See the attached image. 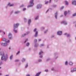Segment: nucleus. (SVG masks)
<instances>
[{"label":"nucleus","instance_id":"2","mask_svg":"<svg viewBox=\"0 0 76 76\" xmlns=\"http://www.w3.org/2000/svg\"><path fill=\"white\" fill-rule=\"evenodd\" d=\"M30 3L31 4L28 6V7H32V6H34V0H31L30 1Z\"/></svg>","mask_w":76,"mask_h":76},{"label":"nucleus","instance_id":"27","mask_svg":"<svg viewBox=\"0 0 76 76\" xmlns=\"http://www.w3.org/2000/svg\"><path fill=\"white\" fill-rule=\"evenodd\" d=\"M67 64H68L67 61H66L65 62V65H67Z\"/></svg>","mask_w":76,"mask_h":76},{"label":"nucleus","instance_id":"62","mask_svg":"<svg viewBox=\"0 0 76 76\" xmlns=\"http://www.w3.org/2000/svg\"><path fill=\"white\" fill-rule=\"evenodd\" d=\"M51 0H50V2H51Z\"/></svg>","mask_w":76,"mask_h":76},{"label":"nucleus","instance_id":"52","mask_svg":"<svg viewBox=\"0 0 76 76\" xmlns=\"http://www.w3.org/2000/svg\"><path fill=\"white\" fill-rule=\"evenodd\" d=\"M5 76H9V75H6Z\"/></svg>","mask_w":76,"mask_h":76},{"label":"nucleus","instance_id":"44","mask_svg":"<svg viewBox=\"0 0 76 76\" xmlns=\"http://www.w3.org/2000/svg\"><path fill=\"white\" fill-rule=\"evenodd\" d=\"M68 13H70L71 11L70 10H68Z\"/></svg>","mask_w":76,"mask_h":76},{"label":"nucleus","instance_id":"7","mask_svg":"<svg viewBox=\"0 0 76 76\" xmlns=\"http://www.w3.org/2000/svg\"><path fill=\"white\" fill-rule=\"evenodd\" d=\"M18 26H19L18 24H14V29H15L16 28H17Z\"/></svg>","mask_w":76,"mask_h":76},{"label":"nucleus","instance_id":"12","mask_svg":"<svg viewBox=\"0 0 76 76\" xmlns=\"http://www.w3.org/2000/svg\"><path fill=\"white\" fill-rule=\"evenodd\" d=\"M8 6H13V4H10V3H9L8 4Z\"/></svg>","mask_w":76,"mask_h":76},{"label":"nucleus","instance_id":"38","mask_svg":"<svg viewBox=\"0 0 76 76\" xmlns=\"http://www.w3.org/2000/svg\"><path fill=\"white\" fill-rule=\"evenodd\" d=\"M42 61V60H41V59H39V62H40V61Z\"/></svg>","mask_w":76,"mask_h":76},{"label":"nucleus","instance_id":"10","mask_svg":"<svg viewBox=\"0 0 76 76\" xmlns=\"http://www.w3.org/2000/svg\"><path fill=\"white\" fill-rule=\"evenodd\" d=\"M72 4H75V5H76V1H74L72 2Z\"/></svg>","mask_w":76,"mask_h":76},{"label":"nucleus","instance_id":"37","mask_svg":"<svg viewBox=\"0 0 76 76\" xmlns=\"http://www.w3.org/2000/svg\"><path fill=\"white\" fill-rule=\"evenodd\" d=\"M28 64H26V66H25V67L26 68V67H28Z\"/></svg>","mask_w":76,"mask_h":76},{"label":"nucleus","instance_id":"18","mask_svg":"<svg viewBox=\"0 0 76 76\" xmlns=\"http://www.w3.org/2000/svg\"><path fill=\"white\" fill-rule=\"evenodd\" d=\"M12 58H13V55H11L10 56V59H11V60H12Z\"/></svg>","mask_w":76,"mask_h":76},{"label":"nucleus","instance_id":"3","mask_svg":"<svg viewBox=\"0 0 76 76\" xmlns=\"http://www.w3.org/2000/svg\"><path fill=\"white\" fill-rule=\"evenodd\" d=\"M37 31V28H35L33 30L34 32H35V35H34L35 37H37L38 36V31Z\"/></svg>","mask_w":76,"mask_h":76},{"label":"nucleus","instance_id":"50","mask_svg":"<svg viewBox=\"0 0 76 76\" xmlns=\"http://www.w3.org/2000/svg\"><path fill=\"white\" fill-rule=\"evenodd\" d=\"M30 75H27L26 76H30Z\"/></svg>","mask_w":76,"mask_h":76},{"label":"nucleus","instance_id":"35","mask_svg":"<svg viewBox=\"0 0 76 76\" xmlns=\"http://www.w3.org/2000/svg\"><path fill=\"white\" fill-rule=\"evenodd\" d=\"M24 6V5H22L21 6H20L21 7H23Z\"/></svg>","mask_w":76,"mask_h":76},{"label":"nucleus","instance_id":"5","mask_svg":"<svg viewBox=\"0 0 76 76\" xmlns=\"http://www.w3.org/2000/svg\"><path fill=\"white\" fill-rule=\"evenodd\" d=\"M12 34L10 33L9 35H8V38L10 39H11L12 38Z\"/></svg>","mask_w":76,"mask_h":76},{"label":"nucleus","instance_id":"23","mask_svg":"<svg viewBox=\"0 0 76 76\" xmlns=\"http://www.w3.org/2000/svg\"><path fill=\"white\" fill-rule=\"evenodd\" d=\"M67 37H70V34H68L67 35Z\"/></svg>","mask_w":76,"mask_h":76},{"label":"nucleus","instance_id":"36","mask_svg":"<svg viewBox=\"0 0 76 76\" xmlns=\"http://www.w3.org/2000/svg\"><path fill=\"white\" fill-rule=\"evenodd\" d=\"M34 42H37V40L35 39L34 40Z\"/></svg>","mask_w":76,"mask_h":76},{"label":"nucleus","instance_id":"34","mask_svg":"<svg viewBox=\"0 0 76 76\" xmlns=\"http://www.w3.org/2000/svg\"><path fill=\"white\" fill-rule=\"evenodd\" d=\"M29 45V43H28L26 44L27 46H28Z\"/></svg>","mask_w":76,"mask_h":76},{"label":"nucleus","instance_id":"8","mask_svg":"<svg viewBox=\"0 0 76 76\" xmlns=\"http://www.w3.org/2000/svg\"><path fill=\"white\" fill-rule=\"evenodd\" d=\"M42 7V5L41 4H39L37 6V8L39 9V8H41Z\"/></svg>","mask_w":76,"mask_h":76},{"label":"nucleus","instance_id":"58","mask_svg":"<svg viewBox=\"0 0 76 76\" xmlns=\"http://www.w3.org/2000/svg\"><path fill=\"white\" fill-rule=\"evenodd\" d=\"M9 50H10V48H9Z\"/></svg>","mask_w":76,"mask_h":76},{"label":"nucleus","instance_id":"25","mask_svg":"<svg viewBox=\"0 0 76 76\" xmlns=\"http://www.w3.org/2000/svg\"><path fill=\"white\" fill-rule=\"evenodd\" d=\"M44 45L42 44L40 45V47H43V46H44Z\"/></svg>","mask_w":76,"mask_h":76},{"label":"nucleus","instance_id":"55","mask_svg":"<svg viewBox=\"0 0 76 76\" xmlns=\"http://www.w3.org/2000/svg\"><path fill=\"white\" fill-rule=\"evenodd\" d=\"M67 34V33H66L65 34H64V35H66Z\"/></svg>","mask_w":76,"mask_h":76},{"label":"nucleus","instance_id":"30","mask_svg":"<svg viewBox=\"0 0 76 76\" xmlns=\"http://www.w3.org/2000/svg\"><path fill=\"white\" fill-rule=\"evenodd\" d=\"M48 1H47L45 2V4H48Z\"/></svg>","mask_w":76,"mask_h":76},{"label":"nucleus","instance_id":"19","mask_svg":"<svg viewBox=\"0 0 76 76\" xmlns=\"http://www.w3.org/2000/svg\"><path fill=\"white\" fill-rule=\"evenodd\" d=\"M67 11H65L64 12V14L65 15V16H66V15H67Z\"/></svg>","mask_w":76,"mask_h":76},{"label":"nucleus","instance_id":"54","mask_svg":"<svg viewBox=\"0 0 76 76\" xmlns=\"http://www.w3.org/2000/svg\"><path fill=\"white\" fill-rule=\"evenodd\" d=\"M4 34V35H5V32H3Z\"/></svg>","mask_w":76,"mask_h":76},{"label":"nucleus","instance_id":"15","mask_svg":"<svg viewBox=\"0 0 76 76\" xmlns=\"http://www.w3.org/2000/svg\"><path fill=\"white\" fill-rule=\"evenodd\" d=\"M69 64L71 66H72V65H73V63H72L71 62H69Z\"/></svg>","mask_w":76,"mask_h":76},{"label":"nucleus","instance_id":"28","mask_svg":"<svg viewBox=\"0 0 76 76\" xmlns=\"http://www.w3.org/2000/svg\"><path fill=\"white\" fill-rule=\"evenodd\" d=\"M76 15V13H74V14L73 15V16H75Z\"/></svg>","mask_w":76,"mask_h":76},{"label":"nucleus","instance_id":"29","mask_svg":"<svg viewBox=\"0 0 76 76\" xmlns=\"http://www.w3.org/2000/svg\"><path fill=\"white\" fill-rule=\"evenodd\" d=\"M20 53V51H18V52H17V53H16V55H18V54H19V53Z\"/></svg>","mask_w":76,"mask_h":76},{"label":"nucleus","instance_id":"14","mask_svg":"<svg viewBox=\"0 0 76 76\" xmlns=\"http://www.w3.org/2000/svg\"><path fill=\"white\" fill-rule=\"evenodd\" d=\"M2 41H5V42H6L7 41H6V39L5 38H4L2 39Z\"/></svg>","mask_w":76,"mask_h":76},{"label":"nucleus","instance_id":"59","mask_svg":"<svg viewBox=\"0 0 76 76\" xmlns=\"http://www.w3.org/2000/svg\"><path fill=\"white\" fill-rule=\"evenodd\" d=\"M50 60V59H47V61H48V60Z\"/></svg>","mask_w":76,"mask_h":76},{"label":"nucleus","instance_id":"43","mask_svg":"<svg viewBox=\"0 0 76 76\" xmlns=\"http://www.w3.org/2000/svg\"><path fill=\"white\" fill-rule=\"evenodd\" d=\"M25 10H26V8H24L23 9V11H25Z\"/></svg>","mask_w":76,"mask_h":76},{"label":"nucleus","instance_id":"40","mask_svg":"<svg viewBox=\"0 0 76 76\" xmlns=\"http://www.w3.org/2000/svg\"><path fill=\"white\" fill-rule=\"evenodd\" d=\"M74 71H76V68H74Z\"/></svg>","mask_w":76,"mask_h":76},{"label":"nucleus","instance_id":"42","mask_svg":"<svg viewBox=\"0 0 76 76\" xmlns=\"http://www.w3.org/2000/svg\"><path fill=\"white\" fill-rule=\"evenodd\" d=\"M28 41V39H26V40L24 42V43H25L26 42V41Z\"/></svg>","mask_w":76,"mask_h":76},{"label":"nucleus","instance_id":"45","mask_svg":"<svg viewBox=\"0 0 76 76\" xmlns=\"http://www.w3.org/2000/svg\"><path fill=\"white\" fill-rule=\"evenodd\" d=\"M54 68H52L51 69L52 70H54Z\"/></svg>","mask_w":76,"mask_h":76},{"label":"nucleus","instance_id":"51","mask_svg":"<svg viewBox=\"0 0 76 76\" xmlns=\"http://www.w3.org/2000/svg\"><path fill=\"white\" fill-rule=\"evenodd\" d=\"M1 64H2V62L0 63V65H1Z\"/></svg>","mask_w":76,"mask_h":76},{"label":"nucleus","instance_id":"48","mask_svg":"<svg viewBox=\"0 0 76 76\" xmlns=\"http://www.w3.org/2000/svg\"><path fill=\"white\" fill-rule=\"evenodd\" d=\"M41 41V39H39V41Z\"/></svg>","mask_w":76,"mask_h":76},{"label":"nucleus","instance_id":"22","mask_svg":"<svg viewBox=\"0 0 76 76\" xmlns=\"http://www.w3.org/2000/svg\"><path fill=\"white\" fill-rule=\"evenodd\" d=\"M43 53V52L42 51H41L39 53V54L40 55H41V54H42Z\"/></svg>","mask_w":76,"mask_h":76},{"label":"nucleus","instance_id":"57","mask_svg":"<svg viewBox=\"0 0 76 76\" xmlns=\"http://www.w3.org/2000/svg\"><path fill=\"white\" fill-rule=\"evenodd\" d=\"M63 15H61V17H62V16H63Z\"/></svg>","mask_w":76,"mask_h":76},{"label":"nucleus","instance_id":"13","mask_svg":"<svg viewBox=\"0 0 76 76\" xmlns=\"http://www.w3.org/2000/svg\"><path fill=\"white\" fill-rule=\"evenodd\" d=\"M58 13L57 12H56L55 13V18H56V19H57V14Z\"/></svg>","mask_w":76,"mask_h":76},{"label":"nucleus","instance_id":"56","mask_svg":"<svg viewBox=\"0 0 76 76\" xmlns=\"http://www.w3.org/2000/svg\"><path fill=\"white\" fill-rule=\"evenodd\" d=\"M1 32V30H0V32Z\"/></svg>","mask_w":76,"mask_h":76},{"label":"nucleus","instance_id":"17","mask_svg":"<svg viewBox=\"0 0 76 76\" xmlns=\"http://www.w3.org/2000/svg\"><path fill=\"white\" fill-rule=\"evenodd\" d=\"M28 34L27 33L26 34H24L22 35L21 36V37H24V36H25V35H26V34Z\"/></svg>","mask_w":76,"mask_h":76},{"label":"nucleus","instance_id":"26","mask_svg":"<svg viewBox=\"0 0 76 76\" xmlns=\"http://www.w3.org/2000/svg\"><path fill=\"white\" fill-rule=\"evenodd\" d=\"M14 31L15 32V33H16L17 32V31L15 29L14 30Z\"/></svg>","mask_w":76,"mask_h":76},{"label":"nucleus","instance_id":"49","mask_svg":"<svg viewBox=\"0 0 76 76\" xmlns=\"http://www.w3.org/2000/svg\"><path fill=\"white\" fill-rule=\"evenodd\" d=\"M40 58H42V56H40Z\"/></svg>","mask_w":76,"mask_h":76},{"label":"nucleus","instance_id":"20","mask_svg":"<svg viewBox=\"0 0 76 76\" xmlns=\"http://www.w3.org/2000/svg\"><path fill=\"white\" fill-rule=\"evenodd\" d=\"M65 4L66 5H68V3L67 1H65Z\"/></svg>","mask_w":76,"mask_h":76},{"label":"nucleus","instance_id":"61","mask_svg":"<svg viewBox=\"0 0 76 76\" xmlns=\"http://www.w3.org/2000/svg\"><path fill=\"white\" fill-rule=\"evenodd\" d=\"M24 20H26V19L25 18H24Z\"/></svg>","mask_w":76,"mask_h":76},{"label":"nucleus","instance_id":"39","mask_svg":"<svg viewBox=\"0 0 76 76\" xmlns=\"http://www.w3.org/2000/svg\"><path fill=\"white\" fill-rule=\"evenodd\" d=\"M71 72H75V70H72Z\"/></svg>","mask_w":76,"mask_h":76},{"label":"nucleus","instance_id":"11","mask_svg":"<svg viewBox=\"0 0 76 76\" xmlns=\"http://www.w3.org/2000/svg\"><path fill=\"white\" fill-rule=\"evenodd\" d=\"M41 72H38V73H37L36 75H35V76H38L39 75H40L41 74Z\"/></svg>","mask_w":76,"mask_h":76},{"label":"nucleus","instance_id":"9","mask_svg":"<svg viewBox=\"0 0 76 76\" xmlns=\"http://www.w3.org/2000/svg\"><path fill=\"white\" fill-rule=\"evenodd\" d=\"M61 23H64V25H66L67 22L65 21H62L61 22Z\"/></svg>","mask_w":76,"mask_h":76},{"label":"nucleus","instance_id":"1","mask_svg":"<svg viewBox=\"0 0 76 76\" xmlns=\"http://www.w3.org/2000/svg\"><path fill=\"white\" fill-rule=\"evenodd\" d=\"M1 60H4L5 61H6L7 59V57H8V55L7 54L6 55V56H4V52H1Z\"/></svg>","mask_w":76,"mask_h":76},{"label":"nucleus","instance_id":"24","mask_svg":"<svg viewBox=\"0 0 76 76\" xmlns=\"http://www.w3.org/2000/svg\"><path fill=\"white\" fill-rule=\"evenodd\" d=\"M38 45V44H36L35 45V47H37V46Z\"/></svg>","mask_w":76,"mask_h":76},{"label":"nucleus","instance_id":"4","mask_svg":"<svg viewBox=\"0 0 76 76\" xmlns=\"http://www.w3.org/2000/svg\"><path fill=\"white\" fill-rule=\"evenodd\" d=\"M6 43H1V45L2 46H4V47H5L6 46H7V42H5Z\"/></svg>","mask_w":76,"mask_h":76},{"label":"nucleus","instance_id":"32","mask_svg":"<svg viewBox=\"0 0 76 76\" xmlns=\"http://www.w3.org/2000/svg\"><path fill=\"white\" fill-rule=\"evenodd\" d=\"M19 61V60L16 59L15 61V62H17L18 61Z\"/></svg>","mask_w":76,"mask_h":76},{"label":"nucleus","instance_id":"60","mask_svg":"<svg viewBox=\"0 0 76 76\" xmlns=\"http://www.w3.org/2000/svg\"><path fill=\"white\" fill-rule=\"evenodd\" d=\"M1 75V73H0V75Z\"/></svg>","mask_w":76,"mask_h":76},{"label":"nucleus","instance_id":"33","mask_svg":"<svg viewBox=\"0 0 76 76\" xmlns=\"http://www.w3.org/2000/svg\"><path fill=\"white\" fill-rule=\"evenodd\" d=\"M39 17L38 16H37V17H36L35 18L36 20H37V19H38V18Z\"/></svg>","mask_w":76,"mask_h":76},{"label":"nucleus","instance_id":"21","mask_svg":"<svg viewBox=\"0 0 76 76\" xmlns=\"http://www.w3.org/2000/svg\"><path fill=\"white\" fill-rule=\"evenodd\" d=\"M22 61L23 62L24 61H25V59L24 58H23L22 59Z\"/></svg>","mask_w":76,"mask_h":76},{"label":"nucleus","instance_id":"16","mask_svg":"<svg viewBox=\"0 0 76 76\" xmlns=\"http://www.w3.org/2000/svg\"><path fill=\"white\" fill-rule=\"evenodd\" d=\"M31 20L30 19H29L28 21V24L29 25H30V23H31Z\"/></svg>","mask_w":76,"mask_h":76},{"label":"nucleus","instance_id":"64","mask_svg":"<svg viewBox=\"0 0 76 76\" xmlns=\"http://www.w3.org/2000/svg\"><path fill=\"white\" fill-rule=\"evenodd\" d=\"M75 39L76 40V37H75Z\"/></svg>","mask_w":76,"mask_h":76},{"label":"nucleus","instance_id":"6","mask_svg":"<svg viewBox=\"0 0 76 76\" xmlns=\"http://www.w3.org/2000/svg\"><path fill=\"white\" fill-rule=\"evenodd\" d=\"M57 33L58 35H61L62 34V31H58Z\"/></svg>","mask_w":76,"mask_h":76},{"label":"nucleus","instance_id":"63","mask_svg":"<svg viewBox=\"0 0 76 76\" xmlns=\"http://www.w3.org/2000/svg\"><path fill=\"white\" fill-rule=\"evenodd\" d=\"M0 69H1V67H0Z\"/></svg>","mask_w":76,"mask_h":76},{"label":"nucleus","instance_id":"53","mask_svg":"<svg viewBox=\"0 0 76 76\" xmlns=\"http://www.w3.org/2000/svg\"><path fill=\"white\" fill-rule=\"evenodd\" d=\"M47 32L46 31L45 32V34H46Z\"/></svg>","mask_w":76,"mask_h":76},{"label":"nucleus","instance_id":"41","mask_svg":"<svg viewBox=\"0 0 76 76\" xmlns=\"http://www.w3.org/2000/svg\"><path fill=\"white\" fill-rule=\"evenodd\" d=\"M63 8H64V7H61V9H63Z\"/></svg>","mask_w":76,"mask_h":76},{"label":"nucleus","instance_id":"46","mask_svg":"<svg viewBox=\"0 0 76 76\" xmlns=\"http://www.w3.org/2000/svg\"><path fill=\"white\" fill-rule=\"evenodd\" d=\"M45 72H48V69H46V70H45Z\"/></svg>","mask_w":76,"mask_h":76},{"label":"nucleus","instance_id":"47","mask_svg":"<svg viewBox=\"0 0 76 76\" xmlns=\"http://www.w3.org/2000/svg\"><path fill=\"white\" fill-rule=\"evenodd\" d=\"M10 42V40H8L7 41V42Z\"/></svg>","mask_w":76,"mask_h":76},{"label":"nucleus","instance_id":"31","mask_svg":"<svg viewBox=\"0 0 76 76\" xmlns=\"http://www.w3.org/2000/svg\"><path fill=\"white\" fill-rule=\"evenodd\" d=\"M15 13L16 14H18V13H19V12L18 11H16L15 12Z\"/></svg>","mask_w":76,"mask_h":76}]
</instances>
